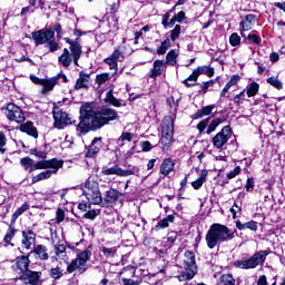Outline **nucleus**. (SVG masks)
Wrapping results in <instances>:
<instances>
[{"label": "nucleus", "mask_w": 285, "mask_h": 285, "mask_svg": "<svg viewBox=\"0 0 285 285\" xmlns=\"http://www.w3.org/2000/svg\"><path fill=\"white\" fill-rule=\"evenodd\" d=\"M119 114L117 110L105 107L100 110H94L90 104L86 102L80 107V121L76 127L78 135L81 137L88 135L90 130H100L108 126L109 121H117Z\"/></svg>", "instance_id": "obj_1"}, {"label": "nucleus", "mask_w": 285, "mask_h": 285, "mask_svg": "<svg viewBox=\"0 0 285 285\" xmlns=\"http://www.w3.org/2000/svg\"><path fill=\"white\" fill-rule=\"evenodd\" d=\"M235 230L228 228L226 225L214 223L210 225L205 236L207 248L213 250L226 242H233V239H235Z\"/></svg>", "instance_id": "obj_2"}, {"label": "nucleus", "mask_w": 285, "mask_h": 285, "mask_svg": "<svg viewBox=\"0 0 285 285\" xmlns=\"http://www.w3.org/2000/svg\"><path fill=\"white\" fill-rule=\"evenodd\" d=\"M66 43H69L68 48H65L61 56L58 58V63L62 66V68H70L72 66V61L75 66H79V59H81V55L83 52L81 48V43L79 40H72L70 38H65ZM71 52V53H70Z\"/></svg>", "instance_id": "obj_3"}, {"label": "nucleus", "mask_w": 285, "mask_h": 285, "mask_svg": "<svg viewBox=\"0 0 285 285\" xmlns=\"http://www.w3.org/2000/svg\"><path fill=\"white\" fill-rule=\"evenodd\" d=\"M268 255H271L269 250H259L248 258L235 261L234 266L235 268H240V271H253L257 266H264V262H266Z\"/></svg>", "instance_id": "obj_4"}, {"label": "nucleus", "mask_w": 285, "mask_h": 285, "mask_svg": "<svg viewBox=\"0 0 285 285\" xmlns=\"http://www.w3.org/2000/svg\"><path fill=\"white\" fill-rule=\"evenodd\" d=\"M90 257H92V250H90V247L79 252L75 259L67 263V273L69 275L75 273V271H78L80 274L86 273V271H88V262H90Z\"/></svg>", "instance_id": "obj_5"}, {"label": "nucleus", "mask_w": 285, "mask_h": 285, "mask_svg": "<svg viewBox=\"0 0 285 285\" xmlns=\"http://www.w3.org/2000/svg\"><path fill=\"white\" fill-rule=\"evenodd\" d=\"M183 266L185 271L178 275L179 282H188V279H193V277L197 275V261L195 258V253L190 250L185 252Z\"/></svg>", "instance_id": "obj_6"}, {"label": "nucleus", "mask_w": 285, "mask_h": 285, "mask_svg": "<svg viewBox=\"0 0 285 285\" xmlns=\"http://www.w3.org/2000/svg\"><path fill=\"white\" fill-rule=\"evenodd\" d=\"M82 193L89 204L99 205L104 204V197H101V191L99 190V183L95 180H86L83 185Z\"/></svg>", "instance_id": "obj_7"}, {"label": "nucleus", "mask_w": 285, "mask_h": 285, "mask_svg": "<svg viewBox=\"0 0 285 285\" xmlns=\"http://www.w3.org/2000/svg\"><path fill=\"white\" fill-rule=\"evenodd\" d=\"M175 132V119L173 116H165L161 124V138L160 144L168 147L173 144V135Z\"/></svg>", "instance_id": "obj_8"}, {"label": "nucleus", "mask_w": 285, "mask_h": 285, "mask_svg": "<svg viewBox=\"0 0 285 285\" xmlns=\"http://www.w3.org/2000/svg\"><path fill=\"white\" fill-rule=\"evenodd\" d=\"M61 81L62 83H68V77L66 73H58L49 79H39L37 78L36 83L39 86H42L41 95H49V92H52L55 90V86Z\"/></svg>", "instance_id": "obj_9"}, {"label": "nucleus", "mask_w": 285, "mask_h": 285, "mask_svg": "<svg viewBox=\"0 0 285 285\" xmlns=\"http://www.w3.org/2000/svg\"><path fill=\"white\" fill-rule=\"evenodd\" d=\"M233 137V129H230V126H225L223 129L217 132L212 144L214 148H217V150H224L226 148V144H228V140Z\"/></svg>", "instance_id": "obj_10"}, {"label": "nucleus", "mask_w": 285, "mask_h": 285, "mask_svg": "<svg viewBox=\"0 0 285 285\" xmlns=\"http://www.w3.org/2000/svg\"><path fill=\"white\" fill-rule=\"evenodd\" d=\"M52 115L55 119L53 126L55 128H58V130H63L65 126H70L72 124V117L57 106H53Z\"/></svg>", "instance_id": "obj_11"}, {"label": "nucleus", "mask_w": 285, "mask_h": 285, "mask_svg": "<svg viewBox=\"0 0 285 285\" xmlns=\"http://www.w3.org/2000/svg\"><path fill=\"white\" fill-rule=\"evenodd\" d=\"M63 168V160H57L53 165L48 167L47 170L41 171L40 174L32 177V183L38 184V181H46V179H50L53 175L59 173V169Z\"/></svg>", "instance_id": "obj_12"}, {"label": "nucleus", "mask_w": 285, "mask_h": 285, "mask_svg": "<svg viewBox=\"0 0 285 285\" xmlns=\"http://www.w3.org/2000/svg\"><path fill=\"white\" fill-rule=\"evenodd\" d=\"M6 117L9 121H16V124H23V121H26L23 109L14 104H9L7 106Z\"/></svg>", "instance_id": "obj_13"}, {"label": "nucleus", "mask_w": 285, "mask_h": 285, "mask_svg": "<svg viewBox=\"0 0 285 285\" xmlns=\"http://www.w3.org/2000/svg\"><path fill=\"white\" fill-rule=\"evenodd\" d=\"M101 175L110 176V175H117V177H130V175H139V168H132V169H121L119 166L114 167H102Z\"/></svg>", "instance_id": "obj_14"}, {"label": "nucleus", "mask_w": 285, "mask_h": 285, "mask_svg": "<svg viewBox=\"0 0 285 285\" xmlns=\"http://www.w3.org/2000/svg\"><path fill=\"white\" fill-rule=\"evenodd\" d=\"M32 39L36 46H43V43H48L50 39H55V30L46 29L32 32Z\"/></svg>", "instance_id": "obj_15"}, {"label": "nucleus", "mask_w": 285, "mask_h": 285, "mask_svg": "<svg viewBox=\"0 0 285 285\" xmlns=\"http://www.w3.org/2000/svg\"><path fill=\"white\" fill-rule=\"evenodd\" d=\"M20 282L29 285H41V272L27 271L19 276Z\"/></svg>", "instance_id": "obj_16"}, {"label": "nucleus", "mask_w": 285, "mask_h": 285, "mask_svg": "<svg viewBox=\"0 0 285 285\" xmlns=\"http://www.w3.org/2000/svg\"><path fill=\"white\" fill-rule=\"evenodd\" d=\"M37 244V234L32 229L27 228L22 232V246L26 250H30Z\"/></svg>", "instance_id": "obj_17"}, {"label": "nucleus", "mask_w": 285, "mask_h": 285, "mask_svg": "<svg viewBox=\"0 0 285 285\" xmlns=\"http://www.w3.org/2000/svg\"><path fill=\"white\" fill-rule=\"evenodd\" d=\"M16 266H17V272L18 275H23L24 273H28V268H30V255L28 256H18L16 258Z\"/></svg>", "instance_id": "obj_18"}, {"label": "nucleus", "mask_w": 285, "mask_h": 285, "mask_svg": "<svg viewBox=\"0 0 285 285\" xmlns=\"http://www.w3.org/2000/svg\"><path fill=\"white\" fill-rule=\"evenodd\" d=\"M102 144H104V141H102L101 137L94 138L90 146L88 147L86 157H88V158L97 157V155L99 154V150H101Z\"/></svg>", "instance_id": "obj_19"}, {"label": "nucleus", "mask_w": 285, "mask_h": 285, "mask_svg": "<svg viewBox=\"0 0 285 285\" xmlns=\"http://www.w3.org/2000/svg\"><path fill=\"white\" fill-rule=\"evenodd\" d=\"M255 21H257V16L253 13L245 16V18L239 22L240 32H248V30H253Z\"/></svg>", "instance_id": "obj_20"}, {"label": "nucleus", "mask_w": 285, "mask_h": 285, "mask_svg": "<svg viewBox=\"0 0 285 285\" xmlns=\"http://www.w3.org/2000/svg\"><path fill=\"white\" fill-rule=\"evenodd\" d=\"M121 197V193L116 189H109L106 191V195L102 199V206H112Z\"/></svg>", "instance_id": "obj_21"}, {"label": "nucleus", "mask_w": 285, "mask_h": 285, "mask_svg": "<svg viewBox=\"0 0 285 285\" xmlns=\"http://www.w3.org/2000/svg\"><path fill=\"white\" fill-rule=\"evenodd\" d=\"M57 161H59V159L57 158H52L49 160H40L38 163H35L33 160V166L31 167L29 173H35V170H48V168H50V166H55Z\"/></svg>", "instance_id": "obj_22"}, {"label": "nucleus", "mask_w": 285, "mask_h": 285, "mask_svg": "<svg viewBox=\"0 0 285 285\" xmlns=\"http://www.w3.org/2000/svg\"><path fill=\"white\" fill-rule=\"evenodd\" d=\"M90 83V76L86 71L79 72V78L76 81L75 90L88 89Z\"/></svg>", "instance_id": "obj_23"}, {"label": "nucleus", "mask_w": 285, "mask_h": 285, "mask_svg": "<svg viewBox=\"0 0 285 285\" xmlns=\"http://www.w3.org/2000/svg\"><path fill=\"white\" fill-rule=\"evenodd\" d=\"M19 130L21 132H26L30 137H33L35 139L39 137V132L37 131V128L32 121H27L24 124H21Z\"/></svg>", "instance_id": "obj_24"}, {"label": "nucleus", "mask_w": 285, "mask_h": 285, "mask_svg": "<svg viewBox=\"0 0 285 285\" xmlns=\"http://www.w3.org/2000/svg\"><path fill=\"white\" fill-rule=\"evenodd\" d=\"M55 237H57V234H51L56 257H63V255H66V243L57 242V238Z\"/></svg>", "instance_id": "obj_25"}, {"label": "nucleus", "mask_w": 285, "mask_h": 285, "mask_svg": "<svg viewBox=\"0 0 285 285\" xmlns=\"http://www.w3.org/2000/svg\"><path fill=\"white\" fill-rule=\"evenodd\" d=\"M33 255L42 262H48L50 256L48 255V247L46 245H36L32 250Z\"/></svg>", "instance_id": "obj_26"}, {"label": "nucleus", "mask_w": 285, "mask_h": 285, "mask_svg": "<svg viewBox=\"0 0 285 285\" xmlns=\"http://www.w3.org/2000/svg\"><path fill=\"white\" fill-rule=\"evenodd\" d=\"M164 69H166V62L164 60H155L154 67L150 71V78L157 79V77L161 76V72H164Z\"/></svg>", "instance_id": "obj_27"}, {"label": "nucleus", "mask_w": 285, "mask_h": 285, "mask_svg": "<svg viewBox=\"0 0 285 285\" xmlns=\"http://www.w3.org/2000/svg\"><path fill=\"white\" fill-rule=\"evenodd\" d=\"M240 80H242V77L239 75H233L230 77V79L228 80V82L223 88V90L220 91V98H223V97L228 98L229 96H226L228 90H230V88H233V86H237V83H239Z\"/></svg>", "instance_id": "obj_28"}, {"label": "nucleus", "mask_w": 285, "mask_h": 285, "mask_svg": "<svg viewBox=\"0 0 285 285\" xmlns=\"http://www.w3.org/2000/svg\"><path fill=\"white\" fill-rule=\"evenodd\" d=\"M175 170V163L170 158H165L160 165V175L167 177L169 173Z\"/></svg>", "instance_id": "obj_29"}, {"label": "nucleus", "mask_w": 285, "mask_h": 285, "mask_svg": "<svg viewBox=\"0 0 285 285\" xmlns=\"http://www.w3.org/2000/svg\"><path fill=\"white\" fill-rule=\"evenodd\" d=\"M105 104H110V106H115L116 108H121V106H126V102H124V100L115 98L112 90H109L106 94Z\"/></svg>", "instance_id": "obj_30"}, {"label": "nucleus", "mask_w": 285, "mask_h": 285, "mask_svg": "<svg viewBox=\"0 0 285 285\" xmlns=\"http://www.w3.org/2000/svg\"><path fill=\"white\" fill-rule=\"evenodd\" d=\"M215 110V105L205 106L193 115V119H202V117H208Z\"/></svg>", "instance_id": "obj_31"}, {"label": "nucleus", "mask_w": 285, "mask_h": 285, "mask_svg": "<svg viewBox=\"0 0 285 285\" xmlns=\"http://www.w3.org/2000/svg\"><path fill=\"white\" fill-rule=\"evenodd\" d=\"M179 57V51L176 49L170 50L166 56L165 66H177V59Z\"/></svg>", "instance_id": "obj_32"}, {"label": "nucleus", "mask_w": 285, "mask_h": 285, "mask_svg": "<svg viewBox=\"0 0 285 285\" xmlns=\"http://www.w3.org/2000/svg\"><path fill=\"white\" fill-rule=\"evenodd\" d=\"M170 224H175V216L168 215L167 217L160 219L156 225V230H161L164 228H168Z\"/></svg>", "instance_id": "obj_33"}, {"label": "nucleus", "mask_w": 285, "mask_h": 285, "mask_svg": "<svg viewBox=\"0 0 285 285\" xmlns=\"http://www.w3.org/2000/svg\"><path fill=\"white\" fill-rule=\"evenodd\" d=\"M68 272H63V269H61V267L57 266L53 267L49 271V276L51 279H55L57 282V279H61L63 275H67Z\"/></svg>", "instance_id": "obj_34"}, {"label": "nucleus", "mask_w": 285, "mask_h": 285, "mask_svg": "<svg viewBox=\"0 0 285 285\" xmlns=\"http://www.w3.org/2000/svg\"><path fill=\"white\" fill-rule=\"evenodd\" d=\"M17 235V229L11 225L8 228L7 234L4 235L3 242L4 244H8V246H14V244H12V239H14V236Z\"/></svg>", "instance_id": "obj_35"}, {"label": "nucleus", "mask_w": 285, "mask_h": 285, "mask_svg": "<svg viewBox=\"0 0 285 285\" xmlns=\"http://www.w3.org/2000/svg\"><path fill=\"white\" fill-rule=\"evenodd\" d=\"M206 177H208V173L202 171L199 178L191 183L193 188L195 190H199V188H202L204 184H206Z\"/></svg>", "instance_id": "obj_36"}, {"label": "nucleus", "mask_w": 285, "mask_h": 285, "mask_svg": "<svg viewBox=\"0 0 285 285\" xmlns=\"http://www.w3.org/2000/svg\"><path fill=\"white\" fill-rule=\"evenodd\" d=\"M170 14H171L170 11H167L161 17V26L165 29L174 28L175 27V20H173V18L170 19Z\"/></svg>", "instance_id": "obj_37"}, {"label": "nucleus", "mask_w": 285, "mask_h": 285, "mask_svg": "<svg viewBox=\"0 0 285 285\" xmlns=\"http://www.w3.org/2000/svg\"><path fill=\"white\" fill-rule=\"evenodd\" d=\"M197 79H199V75L197 73V70L194 69L193 73L183 81L187 88H191V86H197Z\"/></svg>", "instance_id": "obj_38"}, {"label": "nucleus", "mask_w": 285, "mask_h": 285, "mask_svg": "<svg viewBox=\"0 0 285 285\" xmlns=\"http://www.w3.org/2000/svg\"><path fill=\"white\" fill-rule=\"evenodd\" d=\"M173 46V40L170 38H166L161 45L157 49V55H166L168 52V48Z\"/></svg>", "instance_id": "obj_39"}, {"label": "nucleus", "mask_w": 285, "mask_h": 285, "mask_svg": "<svg viewBox=\"0 0 285 285\" xmlns=\"http://www.w3.org/2000/svg\"><path fill=\"white\" fill-rule=\"evenodd\" d=\"M198 77L199 75H206L207 77H213L215 75V69L208 66H202L195 69Z\"/></svg>", "instance_id": "obj_40"}, {"label": "nucleus", "mask_w": 285, "mask_h": 285, "mask_svg": "<svg viewBox=\"0 0 285 285\" xmlns=\"http://www.w3.org/2000/svg\"><path fill=\"white\" fill-rule=\"evenodd\" d=\"M245 92H246L247 97H255V95H257L259 92V83L252 82L250 85H248L246 87Z\"/></svg>", "instance_id": "obj_41"}, {"label": "nucleus", "mask_w": 285, "mask_h": 285, "mask_svg": "<svg viewBox=\"0 0 285 285\" xmlns=\"http://www.w3.org/2000/svg\"><path fill=\"white\" fill-rule=\"evenodd\" d=\"M30 209V205L28 203H24L21 205V207H19L12 215V222H17V219H19V217H21V215H23V213H26V210Z\"/></svg>", "instance_id": "obj_42"}, {"label": "nucleus", "mask_w": 285, "mask_h": 285, "mask_svg": "<svg viewBox=\"0 0 285 285\" xmlns=\"http://www.w3.org/2000/svg\"><path fill=\"white\" fill-rule=\"evenodd\" d=\"M112 79V75L108 72L99 73L96 76V83L99 86H104V83H107V81H110Z\"/></svg>", "instance_id": "obj_43"}, {"label": "nucleus", "mask_w": 285, "mask_h": 285, "mask_svg": "<svg viewBox=\"0 0 285 285\" xmlns=\"http://www.w3.org/2000/svg\"><path fill=\"white\" fill-rule=\"evenodd\" d=\"M224 124V120L222 118H216L214 119L207 127L206 134L207 135H213V132H215V130H217V127Z\"/></svg>", "instance_id": "obj_44"}, {"label": "nucleus", "mask_w": 285, "mask_h": 285, "mask_svg": "<svg viewBox=\"0 0 285 285\" xmlns=\"http://www.w3.org/2000/svg\"><path fill=\"white\" fill-rule=\"evenodd\" d=\"M169 39H171L173 43L179 39L181 36V24H176L173 30L169 31Z\"/></svg>", "instance_id": "obj_45"}, {"label": "nucleus", "mask_w": 285, "mask_h": 285, "mask_svg": "<svg viewBox=\"0 0 285 285\" xmlns=\"http://www.w3.org/2000/svg\"><path fill=\"white\" fill-rule=\"evenodd\" d=\"M267 83L276 88V90H282L284 88V82H282L277 77L273 76L267 78Z\"/></svg>", "instance_id": "obj_46"}, {"label": "nucleus", "mask_w": 285, "mask_h": 285, "mask_svg": "<svg viewBox=\"0 0 285 285\" xmlns=\"http://www.w3.org/2000/svg\"><path fill=\"white\" fill-rule=\"evenodd\" d=\"M247 40L250 43H255V46H259V43H262V38L259 37V32H257V30H253L248 36H247Z\"/></svg>", "instance_id": "obj_47"}, {"label": "nucleus", "mask_w": 285, "mask_h": 285, "mask_svg": "<svg viewBox=\"0 0 285 285\" xmlns=\"http://www.w3.org/2000/svg\"><path fill=\"white\" fill-rule=\"evenodd\" d=\"M101 253L107 259H110L117 255V247H102Z\"/></svg>", "instance_id": "obj_48"}, {"label": "nucleus", "mask_w": 285, "mask_h": 285, "mask_svg": "<svg viewBox=\"0 0 285 285\" xmlns=\"http://www.w3.org/2000/svg\"><path fill=\"white\" fill-rule=\"evenodd\" d=\"M20 165L22 166V168H24L26 170H32V167L35 166V160L32 158H22L20 160Z\"/></svg>", "instance_id": "obj_49"}, {"label": "nucleus", "mask_w": 285, "mask_h": 285, "mask_svg": "<svg viewBox=\"0 0 285 285\" xmlns=\"http://www.w3.org/2000/svg\"><path fill=\"white\" fill-rule=\"evenodd\" d=\"M109 57L116 61H124V47H118Z\"/></svg>", "instance_id": "obj_50"}, {"label": "nucleus", "mask_w": 285, "mask_h": 285, "mask_svg": "<svg viewBox=\"0 0 285 285\" xmlns=\"http://www.w3.org/2000/svg\"><path fill=\"white\" fill-rule=\"evenodd\" d=\"M233 101L236 106H242V104H244V101H246V89H244L243 91H240L238 95H236L233 98Z\"/></svg>", "instance_id": "obj_51"}, {"label": "nucleus", "mask_w": 285, "mask_h": 285, "mask_svg": "<svg viewBox=\"0 0 285 285\" xmlns=\"http://www.w3.org/2000/svg\"><path fill=\"white\" fill-rule=\"evenodd\" d=\"M101 210L89 208L87 213L83 214L85 219H97L98 215H100Z\"/></svg>", "instance_id": "obj_52"}, {"label": "nucleus", "mask_w": 285, "mask_h": 285, "mask_svg": "<svg viewBox=\"0 0 285 285\" xmlns=\"http://www.w3.org/2000/svg\"><path fill=\"white\" fill-rule=\"evenodd\" d=\"M105 63L109 66V70H115L117 72L119 68V62L116 61L115 58L109 56L108 58L105 59Z\"/></svg>", "instance_id": "obj_53"}, {"label": "nucleus", "mask_w": 285, "mask_h": 285, "mask_svg": "<svg viewBox=\"0 0 285 285\" xmlns=\"http://www.w3.org/2000/svg\"><path fill=\"white\" fill-rule=\"evenodd\" d=\"M229 43L233 48L239 46V43H242V37H239L238 33H232L229 37Z\"/></svg>", "instance_id": "obj_54"}, {"label": "nucleus", "mask_w": 285, "mask_h": 285, "mask_svg": "<svg viewBox=\"0 0 285 285\" xmlns=\"http://www.w3.org/2000/svg\"><path fill=\"white\" fill-rule=\"evenodd\" d=\"M8 144V138L3 131H0V153L1 155L6 154V145Z\"/></svg>", "instance_id": "obj_55"}, {"label": "nucleus", "mask_w": 285, "mask_h": 285, "mask_svg": "<svg viewBox=\"0 0 285 285\" xmlns=\"http://www.w3.org/2000/svg\"><path fill=\"white\" fill-rule=\"evenodd\" d=\"M174 26L176 23H184L186 21V12L180 11L173 17Z\"/></svg>", "instance_id": "obj_56"}, {"label": "nucleus", "mask_w": 285, "mask_h": 285, "mask_svg": "<svg viewBox=\"0 0 285 285\" xmlns=\"http://www.w3.org/2000/svg\"><path fill=\"white\" fill-rule=\"evenodd\" d=\"M208 124H210V118H206L197 125V130L199 131V135H204V130L208 128Z\"/></svg>", "instance_id": "obj_57"}, {"label": "nucleus", "mask_w": 285, "mask_h": 285, "mask_svg": "<svg viewBox=\"0 0 285 285\" xmlns=\"http://www.w3.org/2000/svg\"><path fill=\"white\" fill-rule=\"evenodd\" d=\"M30 155H35V157H38V159H47L48 153L43 150H39L37 148L30 150Z\"/></svg>", "instance_id": "obj_58"}, {"label": "nucleus", "mask_w": 285, "mask_h": 285, "mask_svg": "<svg viewBox=\"0 0 285 285\" xmlns=\"http://www.w3.org/2000/svg\"><path fill=\"white\" fill-rule=\"evenodd\" d=\"M135 137L134 134L130 132H122L121 136L118 138V144H121L124 141H132V138Z\"/></svg>", "instance_id": "obj_59"}, {"label": "nucleus", "mask_w": 285, "mask_h": 285, "mask_svg": "<svg viewBox=\"0 0 285 285\" xmlns=\"http://www.w3.org/2000/svg\"><path fill=\"white\" fill-rule=\"evenodd\" d=\"M122 285H140L141 284V278L138 279H132V278H121Z\"/></svg>", "instance_id": "obj_60"}, {"label": "nucleus", "mask_w": 285, "mask_h": 285, "mask_svg": "<svg viewBox=\"0 0 285 285\" xmlns=\"http://www.w3.org/2000/svg\"><path fill=\"white\" fill-rule=\"evenodd\" d=\"M56 219L58 224H61L66 219V212L63 209L58 208L56 212Z\"/></svg>", "instance_id": "obj_61"}, {"label": "nucleus", "mask_w": 285, "mask_h": 285, "mask_svg": "<svg viewBox=\"0 0 285 285\" xmlns=\"http://www.w3.org/2000/svg\"><path fill=\"white\" fill-rule=\"evenodd\" d=\"M47 46H48V48H49V50H50L51 52H57V50H59V48H61V47L57 43V41H55V40H52V39H50V40L47 42Z\"/></svg>", "instance_id": "obj_62"}, {"label": "nucleus", "mask_w": 285, "mask_h": 285, "mask_svg": "<svg viewBox=\"0 0 285 285\" xmlns=\"http://www.w3.org/2000/svg\"><path fill=\"white\" fill-rule=\"evenodd\" d=\"M140 148H141L142 153H150V149L153 148V144H150V141H148V140L141 141Z\"/></svg>", "instance_id": "obj_63"}, {"label": "nucleus", "mask_w": 285, "mask_h": 285, "mask_svg": "<svg viewBox=\"0 0 285 285\" xmlns=\"http://www.w3.org/2000/svg\"><path fill=\"white\" fill-rule=\"evenodd\" d=\"M257 228H258L257 222L255 220L245 223V229L253 230L254 233H256Z\"/></svg>", "instance_id": "obj_64"}]
</instances>
